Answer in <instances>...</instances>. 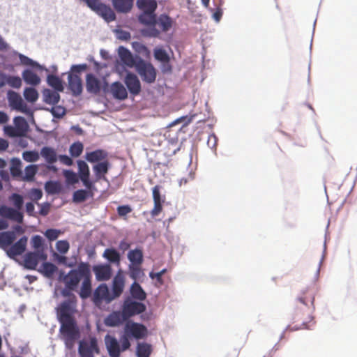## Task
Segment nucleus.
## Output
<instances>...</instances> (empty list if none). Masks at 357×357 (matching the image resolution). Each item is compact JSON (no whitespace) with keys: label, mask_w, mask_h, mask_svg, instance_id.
<instances>
[{"label":"nucleus","mask_w":357,"mask_h":357,"mask_svg":"<svg viewBox=\"0 0 357 357\" xmlns=\"http://www.w3.org/2000/svg\"><path fill=\"white\" fill-rule=\"evenodd\" d=\"M317 292L315 285L307 287L303 290L295 301L291 314L294 323H297L294 327L288 326L286 331H293L308 329L309 323L313 320L312 313L314 310V301Z\"/></svg>","instance_id":"f257e3e1"},{"label":"nucleus","mask_w":357,"mask_h":357,"mask_svg":"<svg viewBox=\"0 0 357 357\" xmlns=\"http://www.w3.org/2000/svg\"><path fill=\"white\" fill-rule=\"evenodd\" d=\"M59 278L64 282L66 287L71 289H76L82 280L79 291L80 298L84 300L91 296V273L89 264L81 262L77 268L70 270L66 275H64V273H61Z\"/></svg>","instance_id":"f03ea898"},{"label":"nucleus","mask_w":357,"mask_h":357,"mask_svg":"<svg viewBox=\"0 0 357 357\" xmlns=\"http://www.w3.org/2000/svg\"><path fill=\"white\" fill-rule=\"evenodd\" d=\"M138 19L140 23L148 26L142 31L144 36L156 38L160 36V31L155 27L156 22L155 12H142Z\"/></svg>","instance_id":"7ed1b4c3"},{"label":"nucleus","mask_w":357,"mask_h":357,"mask_svg":"<svg viewBox=\"0 0 357 357\" xmlns=\"http://www.w3.org/2000/svg\"><path fill=\"white\" fill-rule=\"evenodd\" d=\"M60 333L63 336L66 343L73 342L79 337V331L76 325L74 319L63 321H60Z\"/></svg>","instance_id":"20e7f679"},{"label":"nucleus","mask_w":357,"mask_h":357,"mask_svg":"<svg viewBox=\"0 0 357 357\" xmlns=\"http://www.w3.org/2000/svg\"><path fill=\"white\" fill-rule=\"evenodd\" d=\"M136 70L143 81L149 84L153 83L155 81L156 70L151 63H146L142 59L138 58Z\"/></svg>","instance_id":"39448f33"},{"label":"nucleus","mask_w":357,"mask_h":357,"mask_svg":"<svg viewBox=\"0 0 357 357\" xmlns=\"http://www.w3.org/2000/svg\"><path fill=\"white\" fill-rule=\"evenodd\" d=\"M113 300L114 297L106 284H100L96 288L92 295V301L98 307H100L103 302L109 303Z\"/></svg>","instance_id":"423d86ee"},{"label":"nucleus","mask_w":357,"mask_h":357,"mask_svg":"<svg viewBox=\"0 0 357 357\" xmlns=\"http://www.w3.org/2000/svg\"><path fill=\"white\" fill-rule=\"evenodd\" d=\"M47 258V256L43 250L28 252L24 256V266L27 269L35 270L39 261H45Z\"/></svg>","instance_id":"0eeeda50"},{"label":"nucleus","mask_w":357,"mask_h":357,"mask_svg":"<svg viewBox=\"0 0 357 357\" xmlns=\"http://www.w3.org/2000/svg\"><path fill=\"white\" fill-rule=\"evenodd\" d=\"M145 310L146 306L144 304L129 299L124 301L122 307V312L124 315V319H126V320L134 315L144 312Z\"/></svg>","instance_id":"6e6552de"},{"label":"nucleus","mask_w":357,"mask_h":357,"mask_svg":"<svg viewBox=\"0 0 357 357\" xmlns=\"http://www.w3.org/2000/svg\"><path fill=\"white\" fill-rule=\"evenodd\" d=\"M8 100L10 106L21 112L33 116L32 112L28 109L27 105L24 102L22 97L13 91L8 92Z\"/></svg>","instance_id":"1a4fd4ad"},{"label":"nucleus","mask_w":357,"mask_h":357,"mask_svg":"<svg viewBox=\"0 0 357 357\" xmlns=\"http://www.w3.org/2000/svg\"><path fill=\"white\" fill-rule=\"evenodd\" d=\"M125 333L132 336L137 340L145 337L148 334L147 328L139 323H127L125 326Z\"/></svg>","instance_id":"9d476101"},{"label":"nucleus","mask_w":357,"mask_h":357,"mask_svg":"<svg viewBox=\"0 0 357 357\" xmlns=\"http://www.w3.org/2000/svg\"><path fill=\"white\" fill-rule=\"evenodd\" d=\"M0 216L4 220L8 219L17 223H22L24 218L21 211L6 205L0 206Z\"/></svg>","instance_id":"9b49d317"},{"label":"nucleus","mask_w":357,"mask_h":357,"mask_svg":"<svg viewBox=\"0 0 357 357\" xmlns=\"http://www.w3.org/2000/svg\"><path fill=\"white\" fill-rule=\"evenodd\" d=\"M76 305H73L70 301L62 302L57 308L59 321H63L73 319V313Z\"/></svg>","instance_id":"f8f14e48"},{"label":"nucleus","mask_w":357,"mask_h":357,"mask_svg":"<svg viewBox=\"0 0 357 357\" xmlns=\"http://www.w3.org/2000/svg\"><path fill=\"white\" fill-rule=\"evenodd\" d=\"M155 59L162 63V71L163 73H170L172 66L169 64L170 57L165 50L162 47H157L153 50Z\"/></svg>","instance_id":"ddd939ff"},{"label":"nucleus","mask_w":357,"mask_h":357,"mask_svg":"<svg viewBox=\"0 0 357 357\" xmlns=\"http://www.w3.org/2000/svg\"><path fill=\"white\" fill-rule=\"evenodd\" d=\"M125 278L121 270H119L114 276L112 286V295L114 299L119 297L123 291Z\"/></svg>","instance_id":"4468645a"},{"label":"nucleus","mask_w":357,"mask_h":357,"mask_svg":"<svg viewBox=\"0 0 357 357\" xmlns=\"http://www.w3.org/2000/svg\"><path fill=\"white\" fill-rule=\"evenodd\" d=\"M119 56L122 63L128 67L135 68L137 66L139 56L134 57L131 52L126 47L121 46L119 48Z\"/></svg>","instance_id":"2eb2a0df"},{"label":"nucleus","mask_w":357,"mask_h":357,"mask_svg":"<svg viewBox=\"0 0 357 357\" xmlns=\"http://www.w3.org/2000/svg\"><path fill=\"white\" fill-rule=\"evenodd\" d=\"M78 172L80 180L89 190L93 187V183L89 179L90 171L88 165L83 160L77 161Z\"/></svg>","instance_id":"dca6fc26"},{"label":"nucleus","mask_w":357,"mask_h":357,"mask_svg":"<svg viewBox=\"0 0 357 357\" xmlns=\"http://www.w3.org/2000/svg\"><path fill=\"white\" fill-rule=\"evenodd\" d=\"M125 84L133 96H137L141 91V84L136 75L129 73L125 77Z\"/></svg>","instance_id":"f3484780"},{"label":"nucleus","mask_w":357,"mask_h":357,"mask_svg":"<svg viewBox=\"0 0 357 357\" xmlns=\"http://www.w3.org/2000/svg\"><path fill=\"white\" fill-rule=\"evenodd\" d=\"M93 271L98 281H107L112 276V268L109 264L94 266Z\"/></svg>","instance_id":"a211bd4d"},{"label":"nucleus","mask_w":357,"mask_h":357,"mask_svg":"<svg viewBox=\"0 0 357 357\" xmlns=\"http://www.w3.org/2000/svg\"><path fill=\"white\" fill-rule=\"evenodd\" d=\"M27 243V238L23 236L20 238L14 244L9 246V249L7 250V254L10 257H15L16 256L22 255L26 250Z\"/></svg>","instance_id":"6ab92c4d"},{"label":"nucleus","mask_w":357,"mask_h":357,"mask_svg":"<svg viewBox=\"0 0 357 357\" xmlns=\"http://www.w3.org/2000/svg\"><path fill=\"white\" fill-rule=\"evenodd\" d=\"M86 87L89 93L98 94L100 91L101 82L95 75L89 73L86 76Z\"/></svg>","instance_id":"aec40b11"},{"label":"nucleus","mask_w":357,"mask_h":357,"mask_svg":"<svg viewBox=\"0 0 357 357\" xmlns=\"http://www.w3.org/2000/svg\"><path fill=\"white\" fill-rule=\"evenodd\" d=\"M125 321L126 319H124L122 311H114L105 319L104 323L107 326L115 327L119 326Z\"/></svg>","instance_id":"412c9836"},{"label":"nucleus","mask_w":357,"mask_h":357,"mask_svg":"<svg viewBox=\"0 0 357 357\" xmlns=\"http://www.w3.org/2000/svg\"><path fill=\"white\" fill-rule=\"evenodd\" d=\"M68 87L73 92V95L79 96L82 92V82L80 77L75 74L68 75Z\"/></svg>","instance_id":"4be33fe9"},{"label":"nucleus","mask_w":357,"mask_h":357,"mask_svg":"<svg viewBox=\"0 0 357 357\" xmlns=\"http://www.w3.org/2000/svg\"><path fill=\"white\" fill-rule=\"evenodd\" d=\"M105 343L110 357H119L121 350L116 339L107 335L105 337Z\"/></svg>","instance_id":"5701e85b"},{"label":"nucleus","mask_w":357,"mask_h":357,"mask_svg":"<svg viewBox=\"0 0 357 357\" xmlns=\"http://www.w3.org/2000/svg\"><path fill=\"white\" fill-rule=\"evenodd\" d=\"M111 92L115 99L123 100L128 97V93L126 88L119 82H115L112 84Z\"/></svg>","instance_id":"b1692460"},{"label":"nucleus","mask_w":357,"mask_h":357,"mask_svg":"<svg viewBox=\"0 0 357 357\" xmlns=\"http://www.w3.org/2000/svg\"><path fill=\"white\" fill-rule=\"evenodd\" d=\"M134 0H112L114 9L121 13L130 12L133 6Z\"/></svg>","instance_id":"393cba45"},{"label":"nucleus","mask_w":357,"mask_h":357,"mask_svg":"<svg viewBox=\"0 0 357 357\" xmlns=\"http://www.w3.org/2000/svg\"><path fill=\"white\" fill-rule=\"evenodd\" d=\"M15 239L16 235L14 231L0 232V248L6 249L13 243Z\"/></svg>","instance_id":"a878e982"},{"label":"nucleus","mask_w":357,"mask_h":357,"mask_svg":"<svg viewBox=\"0 0 357 357\" xmlns=\"http://www.w3.org/2000/svg\"><path fill=\"white\" fill-rule=\"evenodd\" d=\"M107 158V151L102 149H97L91 152L86 153V160L91 163L98 162L101 160H105Z\"/></svg>","instance_id":"bb28decb"},{"label":"nucleus","mask_w":357,"mask_h":357,"mask_svg":"<svg viewBox=\"0 0 357 357\" xmlns=\"http://www.w3.org/2000/svg\"><path fill=\"white\" fill-rule=\"evenodd\" d=\"M40 155L48 164H54L58 159L56 151L53 148L49 146L42 148L40 150Z\"/></svg>","instance_id":"cd10ccee"},{"label":"nucleus","mask_w":357,"mask_h":357,"mask_svg":"<svg viewBox=\"0 0 357 357\" xmlns=\"http://www.w3.org/2000/svg\"><path fill=\"white\" fill-rule=\"evenodd\" d=\"M14 123L17 132L15 135L25 136L29 128L25 119L22 116L15 117L14 119Z\"/></svg>","instance_id":"c85d7f7f"},{"label":"nucleus","mask_w":357,"mask_h":357,"mask_svg":"<svg viewBox=\"0 0 357 357\" xmlns=\"http://www.w3.org/2000/svg\"><path fill=\"white\" fill-rule=\"evenodd\" d=\"M22 78L29 85L37 86L40 83L39 76L31 70H24L22 72Z\"/></svg>","instance_id":"c756f323"},{"label":"nucleus","mask_w":357,"mask_h":357,"mask_svg":"<svg viewBox=\"0 0 357 357\" xmlns=\"http://www.w3.org/2000/svg\"><path fill=\"white\" fill-rule=\"evenodd\" d=\"M137 6L142 12H155L157 2L155 0H137Z\"/></svg>","instance_id":"7c9ffc66"},{"label":"nucleus","mask_w":357,"mask_h":357,"mask_svg":"<svg viewBox=\"0 0 357 357\" xmlns=\"http://www.w3.org/2000/svg\"><path fill=\"white\" fill-rule=\"evenodd\" d=\"M173 21L170 17L167 15H160L156 19L155 24H157L163 32L168 31L172 26Z\"/></svg>","instance_id":"2f4dec72"},{"label":"nucleus","mask_w":357,"mask_h":357,"mask_svg":"<svg viewBox=\"0 0 357 357\" xmlns=\"http://www.w3.org/2000/svg\"><path fill=\"white\" fill-rule=\"evenodd\" d=\"M128 259L130 264L141 265L143 262V252L142 250L136 248L130 250L128 253Z\"/></svg>","instance_id":"473e14b6"},{"label":"nucleus","mask_w":357,"mask_h":357,"mask_svg":"<svg viewBox=\"0 0 357 357\" xmlns=\"http://www.w3.org/2000/svg\"><path fill=\"white\" fill-rule=\"evenodd\" d=\"M102 256L111 263L116 264L118 265L120 264V254L114 248L105 249Z\"/></svg>","instance_id":"72a5a7b5"},{"label":"nucleus","mask_w":357,"mask_h":357,"mask_svg":"<svg viewBox=\"0 0 357 357\" xmlns=\"http://www.w3.org/2000/svg\"><path fill=\"white\" fill-rule=\"evenodd\" d=\"M130 294L134 298L139 301L145 300L146 296L145 291L136 282H135L130 287Z\"/></svg>","instance_id":"f704fd0d"},{"label":"nucleus","mask_w":357,"mask_h":357,"mask_svg":"<svg viewBox=\"0 0 357 357\" xmlns=\"http://www.w3.org/2000/svg\"><path fill=\"white\" fill-rule=\"evenodd\" d=\"M152 348L151 344L146 342L137 344L136 351L137 357H149Z\"/></svg>","instance_id":"c9c22d12"},{"label":"nucleus","mask_w":357,"mask_h":357,"mask_svg":"<svg viewBox=\"0 0 357 357\" xmlns=\"http://www.w3.org/2000/svg\"><path fill=\"white\" fill-rule=\"evenodd\" d=\"M109 162L107 160H105L101 162H98L97 165L93 166V171L95 172L96 176L98 179H100L102 175H104L107 173L109 169Z\"/></svg>","instance_id":"e433bc0d"},{"label":"nucleus","mask_w":357,"mask_h":357,"mask_svg":"<svg viewBox=\"0 0 357 357\" xmlns=\"http://www.w3.org/2000/svg\"><path fill=\"white\" fill-rule=\"evenodd\" d=\"M48 84L57 91H63V86L61 79L54 75H49L47 78Z\"/></svg>","instance_id":"4c0bfd02"},{"label":"nucleus","mask_w":357,"mask_h":357,"mask_svg":"<svg viewBox=\"0 0 357 357\" xmlns=\"http://www.w3.org/2000/svg\"><path fill=\"white\" fill-rule=\"evenodd\" d=\"M24 96L28 102H35L38 98V93L35 89L28 87L24 91Z\"/></svg>","instance_id":"58836bf2"},{"label":"nucleus","mask_w":357,"mask_h":357,"mask_svg":"<svg viewBox=\"0 0 357 357\" xmlns=\"http://www.w3.org/2000/svg\"><path fill=\"white\" fill-rule=\"evenodd\" d=\"M57 267L52 263L45 262L42 266V273L47 278L52 277L53 274L56 271Z\"/></svg>","instance_id":"ea45409f"},{"label":"nucleus","mask_w":357,"mask_h":357,"mask_svg":"<svg viewBox=\"0 0 357 357\" xmlns=\"http://www.w3.org/2000/svg\"><path fill=\"white\" fill-rule=\"evenodd\" d=\"M10 162V171L11 174L13 176H20L22 174L20 160L18 158H13Z\"/></svg>","instance_id":"a19ab883"},{"label":"nucleus","mask_w":357,"mask_h":357,"mask_svg":"<svg viewBox=\"0 0 357 357\" xmlns=\"http://www.w3.org/2000/svg\"><path fill=\"white\" fill-rule=\"evenodd\" d=\"M140 266L137 264L129 265V275L132 279L136 280L144 274Z\"/></svg>","instance_id":"79ce46f5"},{"label":"nucleus","mask_w":357,"mask_h":357,"mask_svg":"<svg viewBox=\"0 0 357 357\" xmlns=\"http://www.w3.org/2000/svg\"><path fill=\"white\" fill-rule=\"evenodd\" d=\"M45 190L51 195L58 194L61 192V185L57 182L48 181L45 184Z\"/></svg>","instance_id":"37998d69"},{"label":"nucleus","mask_w":357,"mask_h":357,"mask_svg":"<svg viewBox=\"0 0 357 357\" xmlns=\"http://www.w3.org/2000/svg\"><path fill=\"white\" fill-rule=\"evenodd\" d=\"M9 200L13 202V204L15 206V209L20 211L24 204L22 196L17 193H13L9 197Z\"/></svg>","instance_id":"c03bdc74"},{"label":"nucleus","mask_w":357,"mask_h":357,"mask_svg":"<svg viewBox=\"0 0 357 357\" xmlns=\"http://www.w3.org/2000/svg\"><path fill=\"white\" fill-rule=\"evenodd\" d=\"M83 149L84 146L82 143L77 142L70 145L69 151L73 157L77 158L82 154Z\"/></svg>","instance_id":"a18cd8bd"},{"label":"nucleus","mask_w":357,"mask_h":357,"mask_svg":"<svg viewBox=\"0 0 357 357\" xmlns=\"http://www.w3.org/2000/svg\"><path fill=\"white\" fill-rule=\"evenodd\" d=\"M59 99L60 96L56 91H48L45 93V100L48 104L55 105L59 102Z\"/></svg>","instance_id":"49530a36"},{"label":"nucleus","mask_w":357,"mask_h":357,"mask_svg":"<svg viewBox=\"0 0 357 357\" xmlns=\"http://www.w3.org/2000/svg\"><path fill=\"white\" fill-rule=\"evenodd\" d=\"M38 171V167L35 165H30L26 167L24 170V180L31 181L33 179Z\"/></svg>","instance_id":"de8ad7c7"},{"label":"nucleus","mask_w":357,"mask_h":357,"mask_svg":"<svg viewBox=\"0 0 357 357\" xmlns=\"http://www.w3.org/2000/svg\"><path fill=\"white\" fill-rule=\"evenodd\" d=\"M22 158L26 162H33L38 160L40 155L36 151H26L22 153Z\"/></svg>","instance_id":"09e8293b"},{"label":"nucleus","mask_w":357,"mask_h":357,"mask_svg":"<svg viewBox=\"0 0 357 357\" xmlns=\"http://www.w3.org/2000/svg\"><path fill=\"white\" fill-rule=\"evenodd\" d=\"M79 354L81 357H93V352L88 344L81 342L79 345Z\"/></svg>","instance_id":"8fccbe9b"},{"label":"nucleus","mask_w":357,"mask_h":357,"mask_svg":"<svg viewBox=\"0 0 357 357\" xmlns=\"http://www.w3.org/2000/svg\"><path fill=\"white\" fill-rule=\"evenodd\" d=\"M88 197V192L85 190H77L73 193V202L77 203L83 202Z\"/></svg>","instance_id":"3c124183"},{"label":"nucleus","mask_w":357,"mask_h":357,"mask_svg":"<svg viewBox=\"0 0 357 357\" xmlns=\"http://www.w3.org/2000/svg\"><path fill=\"white\" fill-rule=\"evenodd\" d=\"M7 84L12 88L19 89L22 86V79L18 76L7 75Z\"/></svg>","instance_id":"603ef678"},{"label":"nucleus","mask_w":357,"mask_h":357,"mask_svg":"<svg viewBox=\"0 0 357 357\" xmlns=\"http://www.w3.org/2000/svg\"><path fill=\"white\" fill-rule=\"evenodd\" d=\"M63 175L67 181V182L70 184H75L78 182V176L77 175L71 170H66L63 172Z\"/></svg>","instance_id":"864d4df0"},{"label":"nucleus","mask_w":357,"mask_h":357,"mask_svg":"<svg viewBox=\"0 0 357 357\" xmlns=\"http://www.w3.org/2000/svg\"><path fill=\"white\" fill-rule=\"evenodd\" d=\"M56 250L60 253L66 254L68 252V251L70 248V245H69V243L66 240L59 241H57V243L56 244Z\"/></svg>","instance_id":"5fc2aeb1"},{"label":"nucleus","mask_w":357,"mask_h":357,"mask_svg":"<svg viewBox=\"0 0 357 357\" xmlns=\"http://www.w3.org/2000/svg\"><path fill=\"white\" fill-rule=\"evenodd\" d=\"M75 289H71L65 287L61 291V295L63 297H68L69 300L68 301H70L73 303V305L77 304V298L76 296L72 293V291H75Z\"/></svg>","instance_id":"6e6d98bb"},{"label":"nucleus","mask_w":357,"mask_h":357,"mask_svg":"<svg viewBox=\"0 0 357 357\" xmlns=\"http://www.w3.org/2000/svg\"><path fill=\"white\" fill-rule=\"evenodd\" d=\"M61 231L55 229H48L45 232V236L50 241L56 240L61 234Z\"/></svg>","instance_id":"4d7b16f0"},{"label":"nucleus","mask_w":357,"mask_h":357,"mask_svg":"<svg viewBox=\"0 0 357 357\" xmlns=\"http://www.w3.org/2000/svg\"><path fill=\"white\" fill-rule=\"evenodd\" d=\"M19 58L20 59L21 63L23 65L31 66L33 67H39L40 66L38 63H36V61H33L30 58H29L26 56H24L23 54H20Z\"/></svg>","instance_id":"13d9d810"},{"label":"nucleus","mask_w":357,"mask_h":357,"mask_svg":"<svg viewBox=\"0 0 357 357\" xmlns=\"http://www.w3.org/2000/svg\"><path fill=\"white\" fill-rule=\"evenodd\" d=\"M167 272V269L166 268H164L162 270H161L160 272L158 273H153V272H151L150 274H149V276L152 279H156L157 282L160 284H163L164 282L162 280V275Z\"/></svg>","instance_id":"bf43d9fd"},{"label":"nucleus","mask_w":357,"mask_h":357,"mask_svg":"<svg viewBox=\"0 0 357 357\" xmlns=\"http://www.w3.org/2000/svg\"><path fill=\"white\" fill-rule=\"evenodd\" d=\"M31 243H32L33 247L35 249H36V250H44L43 248V239H42L41 236H40L38 235L34 236L32 238Z\"/></svg>","instance_id":"052dcab7"},{"label":"nucleus","mask_w":357,"mask_h":357,"mask_svg":"<svg viewBox=\"0 0 357 357\" xmlns=\"http://www.w3.org/2000/svg\"><path fill=\"white\" fill-rule=\"evenodd\" d=\"M164 202H153L154 206L153 209L151 211V214L152 217L158 216L162 211V203Z\"/></svg>","instance_id":"680f3d73"},{"label":"nucleus","mask_w":357,"mask_h":357,"mask_svg":"<svg viewBox=\"0 0 357 357\" xmlns=\"http://www.w3.org/2000/svg\"><path fill=\"white\" fill-rule=\"evenodd\" d=\"M132 211V208L129 205L119 206L117 208L118 215L121 217L126 216Z\"/></svg>","instance_id":"e2e57ef3"},{"label":"nucleus","mask_w":357,"mask_h":357,"mask_svg":"<svg viewBox=\"0 0 357 357\" xmlns=\"http://www.w3.org/2000/svg\"><path fill=\"white\" fill-rule=\"evenodd\" d=\"M160 190V187L159 185H155L153 188L152 193H153V202H164V199H162V198H161Z\"/></svg>","instance_id":"0e129e2a"},{"label":"nucleus","mask_w":357,"mask_h":357,"mask_svg":"<svg viewBox=\"0 0 357 357\" xmlns=\"http://www.w3.org/2000/svg\"><path fill=\"white\" fill-rule=\"evenodd\" d=\"M217 144H218V137L214 134L210 135L208 136V140H207L208 146L210 149L215 151Z\"/></svg>","instance_id":"69168bd1"},{"label":"nucleus","mask_w":357,"mask_h":357,"mask_svg":"<svg viewBox=\"0 0 357 357\" xmlns=\"http://www.w3.org/2000/svg\"><path fill=\"white\" fill-rule=\"evenodd\" d=\"M66 113V110L63 107L56 106L52 109V114L54 117L61 118Z\"/></svg>","instance_id":"338daca9"},{"label":"nucleus","mask_w":357,"mask_h":357,"mask_svg":"<svg viewBox=\"0 0 357 357\" xmlns=\"http://www.w3.org/2000/svg\"><path fill=\"white\" fill-rule=\"evenodd\" d=\"M42 197L43 192L40 189L34 188L30 192V197L33 201H38Z\"/></svg>","instance_id":"774afa93"}]
</instances>
